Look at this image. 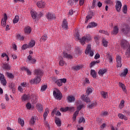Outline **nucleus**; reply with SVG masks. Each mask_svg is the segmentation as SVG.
<instances>
[{
	"label": "nucleus",
	"mask_w": 130,
	"mask_h": 130,
	"mask_svg": "<svg viewBox=\"0 0 130 130\" xmlns=\"http://www.w3.org/2000/svg\"><path fill=\"white\" fill-rule=\"evenodd\" d=\"M35 75L37 76L35 78L31 79V84H39L41 81V76L43 75V72L41 70H36L35 71Z\"/></svg>",
	"instance_id": "obj_1"
},
{
	"label": "nucleus",
	"mask_w": 130,
	"mask_h": 130,
	"mask_svg": "<svg viewBox=\"0 0 130 130\" xmlns=\"http://www.w3.org/2000/svg\"><path fill=\"white\" fill-rule=\"evenodd\" d=\"M92 40V37L90 35H87L86 36L83 37L80 40V42L82 45H85V42H89Z\"/></svg>",
	"instance_id": "obj_2"
},
{
	"label": "nucleus",
	"mask_w": 130,
	"mask_h": 130,
	"mask_svg": "<svg viewBox=\"0 0 130 130\" xmlns=\"http://www.w3.org/2000/svg\"><path fill=\"white\" fill-rule=\"evenodd\" d=\"M53 94L55 99H57V100H61L62 95L61 94V93H60V91H59V90L57 89L54 90Z\"/></svg>",
	"instance_id": "obj_3"
},
{
	"label": "nucleus",
	"mask_w": 130,
	"mask_h": 130,
	"mask_svg": "<svg viewBox=\"0 0 130 130\" xmlns=\"http://www.w3.org/2000/svg\"><path fill=\"white\" fill-rule=\"evenodd\" d=\"M85 53L87 55H89V54L90 56H93L94 55V52L92 50H91V45H87L86 49L85 51Z\"/></svg>",
	"instance_id": "obj_4"
},
{
	"label": "nucleus",
	"mask_w": 130,
	"mask_h": 130,
	"mask_svg": "<svg viewBox=\"0 0 130 130\" xmlns=\"http://www.w3.org/2000/svg\"><path fill=\"white\" fill-rule=\"evenodd\" d=\"M61 112H66V111H74L75 108L73 107H67L66 108H61L60 109Z\"/></svg>",
	"instance_id": "obj_5"
},
{
	"label": "nucleus",
	"mask_w": 130,
	"mask_h": 130,
	"mask_svg": "<svg viewBox=\"0 0 130 130\" xmlns=\"http://www.w3.org/2000/svg\"><path fill=\"white\" fill-rule=\"evenodd\" d=\"M27 86H28V83H27V82L21 83L20 85L18 86V91H19V92H23L24 88L27 87Z\"/></svg>",
	"instance_id": "obj_6"
},
{
	"label": "nucleus",
	"mask_w": 130,
	"mask_h": 130,
	"mask_svg": "<svg viewBox=\"0 0 130 130\" xmlns=\"http://www.w3.org/2000/svg\"><path fill=\"white\" fill-rule=\"evenodd\" d=\"M46 5V3H45L43 1H40L37 3V6L40 9H44V8H45Z\"/></svg>",
	"instance_id": "obj_7"
},
{
	"label": "nucleus",
	"mask_w": 130,
	"mask_h": 130,
	"mask_svg": "<svg viewBox=\"0 0 130 130\" xmlns=\"http://www.w3.org/2000/svg\"><path fill=\"white\" fill-rule=\"evenodd\" d=\"M116 62H117V68H121L122 64L121 63V57L120 56L118 55L116 58Z\"/></svg>",
	"instance_id": "obj_8"
},
{
	"label": "nucleus",
	"mask_w": 130,
	"mask_h": 130,
	"mask_svg": "<svg viewBox=\"0 0 130 130\" xmlns=\"http://www.w3.org/2000/svg\"><path fill=\"white\" fill-rule=\"evenodd\" d=\"M129 45V44L126 40H122L121 43V46L122 48L125 49V48H127V46H128Z\"/></svg>",
	"instance_id": "obj_9"
},
{
	"label": "nucleus",
	"mask_w": 130,
	"mask_h": 130,
	"mask_svg": "<svg viewBox=\"0 0 130 130\" xmlns=\"http://www.w3.org/2000/svg\"><path fill=\"white\" fill-rule=\"evenodd\" d=\"M8 20V15H7V14H4V17L2 19V22H1V25L3 26V27H5L6 25H7V20Z\"/></svg>",
	"instance_id": "obj_10"
},
{
	"label": "nucleus",
	"mask_w": 130,
	"mask_h": 130,
	"mask_svg": "<svg viewBox=\"0 0 130 130\" xmlns=\"http://www.w3.org/2000/svg\"><path fill=\"white\" fill-rule=\"evenodd\" d=\"M121 7H122L121 2H120V1H117L115 6L116 11L118 12H120V10H121Z\"/></svg>",
	"instance_id": "obj_11"
},
{
	"label": "nucleus",
	"mask_w": 130,
	"mask_h": 130,
	"mask_svg": "<svg viewBox=\"0 0 130 130\" xmlns=\"http://www.w3.org/2000/svg\"><path fill=\"white\" fill-rule=\"evenodd\" d=\"M122 32L124 33V34H127L128 32H129V26L128 25H123V27L122 29Z\"/></svg>",
	"instance_id": "obj_12"
},
{
	"label": "nucleus",
	"mask_w": 130,
	"mask_h": 130,
	"mask_svg": "<svg viewBox=\"0 0 130 130\" xmlns=\"http://www.w3.org/2000/svg\"><path fill=\"white\" fill-rule=\"evenodd\" d=\"M27 61L30 63H32V64H34L36 63V59L32 57V56L28 55L27 56Z\"/></svg>",
	"instance_id": "obj_13"
},
{
	"label": "nucleus",
	"mask_w": 130,
	"mask_h": 130,
	"mask_svg": "<svg viewBox=\"0 0 130 130\" xmlns=\"http://www.w3.org/2000/svg\"><path fill=\"white\" fill-rule=\"evenodd\" d=\"M0 80L4 86H6V85H7V80H6V78H5L4 75L2 74H0Z\"/></svg>",
	"instance_id": "obj_14"
},
{
	"label": "nucleus",
	"mask_w": 130,
	"mask_h": 130,
	"mask_svg": "<svg viewBox=\"0 0 130 130\" xmlns=\"http://www.w3.org/2000/svg\"><path fill=\"white\" fill-rule=\"evenodd\" d=\"M62 28H63L64 30H68V29H69V26H68V21H67V20L66 19L63 20L62 23Z\"/></svg>",
	"instance_id": "obj_15"
},
{
	"label": "nucleus",
	"mask_w": 130,
	"mask_h": 130,
	"mask_svg": "<svg viewBox=\"0 0 130 130\" xmlns=\"http://www.w3.org/2000/svg\"><path fill=\"white\" fill-rule=\"evenodd\" d=\"M46 18L48 20H52V19H54V18H55V14L49 13L47 14Z\"/></svg>",
	"instance_id": "obj_16"
},
{
	"label": "nucleus",
	"mask_w": 130,
	"mask_h": 130,
	"mask_svg": "<svg viewBox=\"0 0 130 130\" xmlns=\"http://www.w3.org/2000/svg\"><path fill=\"white\" fill-rule=\"evenodd\" d=\"M81 99L86 103H89V102H91V101L89 98H88V97H87V95H85L84 94L81 95Z\"/></svg>",
	"instance_id": "obj_17"
},
{
	"label": "nucleus",
	"mask_w": 130,
	"mask_h": 130,
	"mask_svg": "<svg viewBox=\"0 0 130 130\" xmlns=\"http://www.w3.org/2000/svg\"><path fill=\"white\" fill-rule=\"evenodd\" d=\"M106 60H108L110 63L112 62V57L111 56V54L109 52H108L106 54Z\"/></svg>",
	"instance_id": "obj_18"
},
{
	"label": "nucleus",
	"mask_w": 130,
	"mask_h": 130,
	"mask_svg": "<svg viewBox=\"0 0 130 130\" xmlns=\"http://www.w3.org/2000/svg\"><path fill=\"white\" fill-rule=\"evenodd\" d=\"M63 57H64V58H67V59H72V58H73V56H72L71 54H68L66 52H63Z\"/></svg>",
	"instance_id": "obj_19"
},
{
	"label": "nucleus",
	"mask_w": 130,
	"mask_h": 130,
	"mask_svg": "<svg viewBox=\"0 0 130 130\" xmlns=\"http://www.w3.org/2000/svg\"><path fill=\"white\" fill-rule=\"evenodd\" d=\"M36 107L38 111L41 113V112H42V110H43V106L40 104H38L36 105Z\"/></svg>",
	"instance_id": "obj_20"
},
{
	"label": "nucleus",
	"mask_w": 130,
	"mask_h": 130,
	"mask_svg": "<svg viewBox=\"0 0 130 130\" xmlns=\"http://www.w3.org/2000/svg\"><path fill=\"white\" fill-rule=\"evenodd\" d=\"M31 31L32 29H31V27H30L29 26H27L24 28L25 34H30Z\"/></svg>",
	"instance_id": "obj_21"
},
{
	"label": "nucleus",
	"mask_w": 130,
	"mask_h": 130,
	"mask_svg": "<svg viewBox=\"0 0 130 130\" xmlns=\"http://www.w3.org/2000/svg\"><path fill=\"white\" fill-rule=\"evenodd\" d=\"M67 100L68 102L72 103V102H74L75 100V96L73 95H69L67 98Z\"/></svg>",
	"instance_id": "obj_22"
},
{
	"label": "nucleus",
	"mask_w": 130,
	"mask_h": 130,
	"mask_svg": "<svg viewBox=\"0 0 130 130\" xmlns=\"http://www.w3.org/2000/svg\"><path fill=\"white\" fill-rule=\"evenodd\" d=\"M107 72V70L106 69H101L99 71L98 74L101 77H102Z\"/></svg>",
	"instance_id": "obj_23"
},
{
	"label": "nucleus",
	"mask_w": 130,
	"mask_h": 130,
	"mask_svg": "<svg viewBox=\"0 0 130 130\" xmlns=\"http://www.w3.org/2000/svg\"><path fill=\"white\" fill-rule=\"evenodd\" d=\"M48 113H49V109L48 108L46 109L44 114H43V117L44 120H46V117H47V115H48Z\"/></svg>",
	"instance_id": "obj_24"
},
{
	"label": "nucleus",
	"mask_w": 130,
	"mask_h": 130,
	"mask_svg": "<svg viewBox=\"0 0 130 130\" xmlns=\"http://www.w3.org/2000/svg\"><path fill=\"white\" fill-rule=\"evenodd\" d=\"M117 33H118V27L117 26H115L113 29V31L111 32V34L113 35H116Z\"/></svg>",
	"instance_id": "obj_25"
},
{
	"label": "nucleus",
	"mask_w": 130,
	"mask_h": 130,
	"mask_svg": "<svg viewBox=\"0 0 130 130\" xmlns=\"http://www.w3.org/2000/svg\"><path fill=\"white\" fill-rule=\"evenodd\" d=\"M30 14L32 19H36V18H37V13H36L34 10H31Z\"/></svg>",
	"instance_id": "obj_26"
},
{
	"label": "nucleus",
	"mask_w": 130,
	"mask_h": 130,
	"mask_svg": "<svg viewBox=\"0 0 130 130\" xmlns=\"http://www.w3.org/2000/svg\"><path fill=\"white\" fill-rule=\"evenodd\" d=\"M127 73H128V70L127 69H125L122 73H121L120 75V77H125L126 75H127Z\"/></svg>",
	"instance_id": "obj_27"
},
{
	"label": "nucleus",
	"mask_w": 130,
	"mask_h": 130,
	"mask_svg": "<svg viewBox=\"0 0 130 130\" xmlns=\"http://www.w3.org/2000/svg\"><path fill=\"white\" fill-rule=\"evenodd\" d=\"M55 122L57 126H60L61 125V121L58 118H56Z\"/></svg>",
	"instance_id": "obj_28"
},
{
	"label": "nucleus",
	"mask_w": 130,
	"mask_h": 130,
	"mask_svg": "<svg viewBox=\"0 0 130 130\" xmlns=\"http://www.w3.org/2000/svg\"><path fill=\"white\" fill-rule=\"evenodd\" d=\"M101 94L104 99H106L108 98V94L107 93V92L105 91H102L101 92Z\"/></svg>",
	"instance_id": "obj_29"
},
{
	"label": "nucleus",
	"mask_w": 130,
	"mask_h": 130,
	"mask_svg": "<svg viewBox=\"0 0 130 130\" xmlns=\"http://www.w3.org/2000/svg\"><path fill=\"white\" fill-rule=\"evenodd\" d=\"M119 87H120L124 92H126V88L125 87V85H124V84H123L122 83H119Z\"/></svg>",
	"instance_id": "obj_30"
},
{
	"label": "nucleus",
	"mask_w": 130,
	"mask_h": 130,
	"mask_svg": "<svg viewBox=\"0 0 130 130\" xmlns=\"http://www.w3.org/2000/svg\"><path fill=\"white\" fill-rule=\"evenodd\" d=\"M83 68V66L81 65H77V66H74L72 67L73 70H74V71H79V70H81Z\"/></svg>",
	"instance_id": "obj_31"
},
{
	"label": "nucleus",
	"mask_w": 130,
	"mask_h": 130,
	"mask_svg": "<svg viewBox=\"0 0 130 130\" xmlns=\"http://www.w3.org/2000/svg\"><path fill=\"white\" fill-rule=\"evenodd\" d=\"M96 26H97V23L95 22H91L88 25L87 28H94V27H96Z\"/></svg>",
	"instance_id": "obj_32"
},
{
	"label": "nucleus",
	"mask_w": 130,
	"mask_h": 130,
	"mask_svg": "<svg viewBox=\"0 0 130 130\" xmlns=\"http://www.w3.org/2000/svg\"><path fill=\"white\" fill-rule=\"evenodd\" d=\"M102 44L104 47H107L108 46V41L105 39H103L102 40Z\"/></svg>",
	"instance_id": "obj_33"
},
{
	"label": "nucleus",
	"mask_w": 130,
	"mask_h": 130,
	"mask_svg": "<svg viewBox=\"0 0 130 130\" xmlns=\"http://www.w3.org/2000/svg\"><path fill=\"white\" fill-rule=\"evenodd\" d=\"M35 41L34 40H31L30 42L28 43V47L29 48H31L32 47H34L35 46Z\"/></svg>",
	"instance_id": "obj_34"
},
{
	"label": "nucleus",
	"mask_w": 130,
	"mask_h": 130,
	"mask_svg": "<svg viewBox=\"0 0 130 130\" xmlns=\"http://www.w3.org/2000/svg\"><path fill=\"white\" fill-rule=\"evenodd\" d=\"M20 20V17H19V16L16 15L15 16L14 19H13V24H17L18 22Z\"/></svg>",
	"instance_id": "obj_35"
},
{
	"label": "nucleus",
	"mask_w": 130,
	"mask_h": 130,
	"mask_svg": "<svg viewBox=\"0 0 130 130\" xmlns=\"http://www.w3.org/2000/svg\"><path fill=\"white\" fill-rule=\"evenodd\" d=\"M90 74L94 79L96 78V77L97 76V73H96V71H95V70H91Z\"/></svg>",
	"instance_id": "obj_36"
},
{
	"label": "nucleus",
	"mask_w": 130,
	"mask_h": 130,
	"mask_svg": "<svg viewBox=\"0 0 130 130\" xmlns=\"http://www.w3.org/2000/svg\"><path fill=\"white\" fill-rule=\"evenodd\" d=\"M118 117H119V118H120V119H124V120H127V117H126V116L123 115V114H119Z\"/></svg>",
	"instance_id": "obj_37"
},
{
	"label": "nucleus",
	"mask_w": 130,
	"mask_h": 130,
	"mask_svg": "<svg viewBox=\"0 0 130 130\" xmlns=\"http://www.w3.org/2000/svg\"><path fill=\"white\" fill-rule=\"evenodd\" d=\"M3 68L5 70H7L8 71L11 70V66H9L8 63L4 64Z\"/></svg>",
	"instance_id": "obj_38"
},
{
	"label": "nucleus",
	"mask_w": 130,
	"mask_h": 130,
	"mask_svg": "<svg viewBox=\"0 0 130 130\" xmlns=\"http://www.w3.org/2000/svg\"><path fill=\"white\" fill-rule=\"evenodd\" d=\"M78 114H79V111H76L73 115V121H76V119L77 118V115H78Z\"/></svg>",
	"instance_id": "obj_39"
},
{
	"label": "nucleus",
	"mask_w": 130,
	"mask_h": 130,
	"mask_svg": "<svg viewBox=\"0 0 130 130\" xmlns=\"http://www.w3.org/2000/svg\"><path fill=\"white\" fill-rule=\"evenodd\" d=\"M18 122L21 124V126H24L25 124V122H24V120L21 119L20 118H18Z\"/></svg>",
	"instance_id": "obj_40"
},
{
	"label": "nucleus",
	"mask_w": 130,
	"mask_h": 130,
	"mask_svg": "<svg viewBox=\"0 0 130 130\" xmlns=\"http://www.w3.org/2000/svg\"><path fill=\"white\" fill-rule=\"evenodd\" d=\"M122 11L124 14H126L127 13V6L124 5L123 7Z\"/></svg>",
	"instance_id": "obj_41"
},
{
	"label": "nucleus",
	"mask_w": 130,
	"mask_h": 130,
	"mask_svg": "<svg viewBox=\"0 0 130 130\" xmlns=\"http://www.w3.org/2000/svg\"><path fill=\"white\" fill-rule=\"evenodd\" d=\"M99 62H100V61H99V60L93 61L91 62L90 63L91 68H92V67H94V66H95V64H96V63H99Z\"/></svg>",
	"instance_id": "obj_42"
},
{
	"label": "nucleus",
	"mask_w": 130,
	"mask_h": 130,
	"mask_svg": "<svg viewBox=\"0 0 130 130\" xmlns=\"http://www.w3.org/2000/svg\"><path fill=\"white\" fill-rule=\"evenodd\" d=\"M2 57H5V58H6L7 61H9V60H10V58H9V56L6 53L2 54Z\"/></svg>",
	"instance_id": "obj_43"
},
{
	"label": "nucleus",
	"mask_w": 130,
	"mask_h": 130,
	"mask_svg": "<svg viewBox=\"0 0 130 130\" xmlns=\"http://www.w3.org/2000/svg\"><path fill=\"white\" fill-rule=\"evenodd\" d=\"M124 106V101H122L119 105V108H120V109H122V108Z\"/></svg>",
	"instance_id": "obj_44"
},
{
	"label": "nucleus",
	"mask_w": 130,
	"mask_h": 130,
	"mask_svg": "<svg viewBox=\"0 0 130 130\" xmlns=\"http://www.w3.org/2000/svg\"><path fill=\"white\" fill-rule=\"evenodd\" d=\"M93 92V88L88 87L86 90L87 94H91Z\"/></svg>",
	"instance_id": "obj_45"
},
{
	"label": "nucleus",
	"mask_w": 130,
	"mask_h": 130,
	"mask_svg": "<svg viewBox=\"0 0 130 130\" xmlns=\"http://www.w3.org/2000/svg\"><path fill=\"white\" fill-rule=\"evenodd\" d=\"M16 38L18 39V40H24V37L20 35H17L16 36Z\"/></svg>",
	"instance_id": "obj_46"
},
{
	"label": "nucleus",
	"mask_w": 130,
	"mask_h": 130,
	"mask_svg": "<svg viewBox=\"0 0 130 130\" xmlns=\"http://www.w3.org/2000/svg\"><path fill=\"white\" fill-rule=\"evenodd\" d=\"M22 99L23 101H26V100H28L29 99V96L26 94H24L22 97Z\"/></svg>",
	"instance_id": "obj_47"
},
{
	"label": "nucleus",
	"mask_w": 130,
	"mask_h": 130,
	"mask_svg": "<svg viewBox=\"0 0 130 130\" xmlns=\"http://www.w3.org/2000/svg\"><path fill=\"white\" fill-rule=\"evenodd\" d=\"M46 89H47V85H44L42 86L41 91V92H43V91H45V90H46Z\"/></svg>",
	"instance_id": "obj_48"
},
{
	"label": "nucleus",
	"mask_w": 130,
	"mask_h": 130,
	"mask_svg": "<svg viewBox=\"0 0 130 130\" xmlns=\"http://www.w3.org/2000/svg\"><path fill=\"white\" fill-rule=\"evenodd\" d=\"M27 48H29L28 45L24 44L21 47V49L23 50L27 49Z\"/></svg>",
	"instance_id": "obj_49"
},
{
	"label": "nucleus",
	"mask_w": 130,
	"mask_h": 130,
	"mask_svg": "<svg viewBox=\"0 0 130 130\" xmlns=\"http://www.w3.org/2000/svg\"><path fill=\"white\" fill-rule=\"evenodd\" d=\"M47 40V35H44L41 38V40H42L44 42L46 41Z\"/></svg>",
	"instance_id": "obj_50"
},
{
	"label": "nucleus",
	"mask_w": 130,
	"mask_h": 130,
	"mask_svg": "<svg viewBox=\"0 0 130 130\" xmlns=\"http://www.w3.org/2000/svg\"><path fill=\"white\" fill-rule=\"evenodd\" d=\"M82 53V51L81 50V49H80V47H78L77 49L76 50V53L77 54H81Z\"/></svg>",
	"instance_id": "obj_51"
},
{
	"label": "nucleus",
	"mask_w": 130,
	"mask_h": 130,
	"mask_svg": "<svg viewBox=\"0 0 130 130\" xmlns=\"http://www.w3.org/2000/svg\"><path fill=\"white\" fill-rule=\"evenodd\" d=\"M56 84H57L59 87L62 86V83L61 82V80H60V79L58 80Z\"/></svg>",
	"instance_id": "obj_52"
},
{
	"label": "nucleus",
	"mask_w": 130,
	"mask_h": 130,
	"mask_svg": "<svg viewBox=\"0 0 130 130\" xmlns=\"http://www.w3.org/2000/svg\"><path fill=\"white\" fill-rule=\"evenodd\" d=\"M100 33H102L103 34H105V35H109V33L104 30H101L99 31Z\"/></svg>",
	"instance_id": "obj_53"
},
{
	"label": "nucleus",
	"mask_w": 130,
	"mask_h": 130,
	"mask_svg": "<svg viewBox=\"0 0 130 130\" xmlns=\"http://www.w3.org/2000/svg\"><path fill=\"white\" fill-rule=\"evenodd\" d=\"M64 63H66V62H64V61H63V60H61L59 62V66H60L61 67H62V66H64Z\"/></svg>",
	"instance_id": "obj_54"
},
{
	"label": "nucleus",
	"mask_w": 130,
	"mask_h": 130,
	"mask_svg": "<svg viewBox=\"0 0 130 130\" xmlns=\"http://www.w3.org/2000/svg\"><path fill=\"white\" fill-rule=\"evenodd\" d=\"M90 19H92V16L87 15L86 16V19L85 20V23H88V21L90 20Z\"/></svg>",
	"instance_id": "obj_55"
},
{
	"label": "nucleus",
	"mask_w": 130,
	"mask_h": 130,
	"mask_svg": "<svg viewBox=\"0 0 130 130\" xmlns=\"http://www.w3.org/2000/svg\"><path fill=\"white\" fill-rule=\"evenodd\" d=\"M26 107L27 109H31V107H32V105H31V104H30V103H28L26 105Z\"/></svg>",
	"instance_id": "obj_56"
},
{
	"label": "nucleus",
	"mask_w": 130,
	"mask_h": 130,
	"mask_svg": "<svg viewBox=\"0 0 130 130\" xmlns=\"http://www.w3.org/2000/svg\"><path fill=\"white\" fill-rule=\"evenodd\" d=\"M30 123H31V124H34V123H35V119L34 118V117H31L30 120Z\"/></svg>",
	"instance_id": "obj_57"
},
{
	"label": "nucleus",
	"mask_w": 130,
	"mask_h": 130,
	"mask_svg": "<svg viewBox=\"0 0 130 130\" xmlns=\"http://www.w3.org/2000/svg\"><path fill=\"white\" fill-rule=\"evenodd\" d=\"M7 75L8 78H11V79H13V78H14V75L12 73H7Z\"/></svg>",
	"instance_id": "obj_58"
},
{
	"label": "nucleus",
	"mask_w": 130,
	"mask_h": 130,
	"mask_svg": "<svg viewBox=\"0 0 130 130\" xmlns=\"http://www.w3.org/2000/svg\"><path fill=\"white\" fill-rule=\"evenodd\" d=\"M85 118L81 117L79 119V123H82V122H85Z\"/></svg>",
	"instance_id": "obj_59"
},
{
	"label": "nucleus",
	"mask_w": 130,
	"mask_h": 130,
	"mask_svg": "<svg viewBox=\"0 0 130 130\" xmlns=\"http://www.w3.org/2000/svg\"><path fill=\"white\" fill-rule=\"evenodd\" d=\"M83 107H84V105H80L79 106H78L77 109L78 111H79V110H81V109H82Z\"/></svg>",
	"instance_id": "obj_60"
},
{
	"label": "nucleus",
	"mask_w": 130,
	"mask_h": 130,
	"mask_svg": "<svg viewBox=\"0 0 130 130\" xmlns=\"http://www.w3.org/2000/svg\"><path fill=\"white\" fill-rule=\"evenodd\" d=\"M105 2L106 4H107V5H111V4H112V1L111 0H106Z\"/></svg>",
	"instance_id": "obj_61"
},
{
	"label": "nucleus",
	"mask_w": 130,
	"mask_h": 130,
	"mask_svg": "<svg viewBox=\"0 0 130 130\" xmlns=\"http://www.w3.org/2000/svg\"><path fill=\"white\" fill-rule=\"evenodd\" d=\"M75 38H76V39H77V40H81V39H80V35L78 33H77L76 34Z\"/></svg>",
	"instance_id": "obj_62"
},
{
	"label": "nucleus",
	"mask_w": 130,
	"mask_h": 130,
	"mask_svg": "<svg viewBox=\"0 0 130 130\" xmlns=\"http://www.w3.org/2000/svg\"><path fill=\"white\" fill-rule=\"evenodd\" d=\"M94 106H96V103H94L91 104L89 106V108H92V107H94Z\"/></svg>",
	"instance_id": "obj_63"
},
{
	"label": "nucleus",
	"mask_w": 130,
	"mask_h": 130,
	"mask_svg": "<svg viewBox=\"0 0 130 130\" xmlns=\"http://www.w3.org/2000/svg\"><path fill=\"white\" fill-rule=\"evenodd\" d=\"M126 54L128 55L130 54V46H129V48L127 49V50L126 51Z\"/></svg>",
	"instance_id": "obj_64"
}]
</instances>
